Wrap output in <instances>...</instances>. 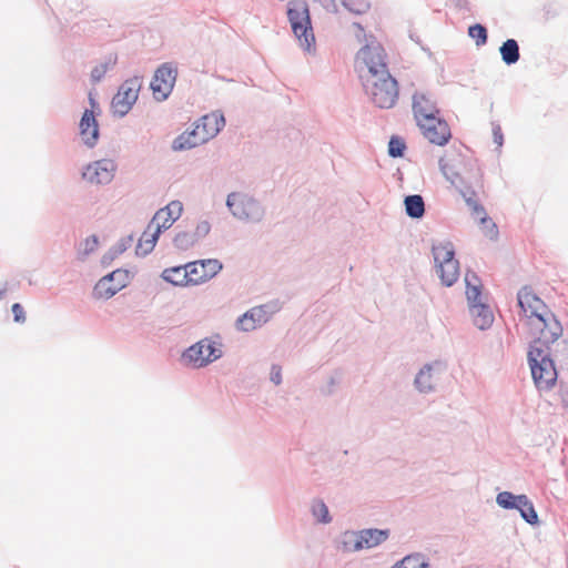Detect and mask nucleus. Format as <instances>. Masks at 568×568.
<instances>
[{"mask_svg":"<svg viewBox=\"0 0 568 568\" xmlns=\"http://www.w3.org/2000/svg\"><path fill=\"white\" fill-rule=\"evenodd\" d=\"M99 246V239L97 235H90L81 241L77 247L78 258L85 261L89 255L97 251Z\"/></svg>","mask_w":568,"mask_h":568,"instance_id":"obj_35","label":"nucleus"},{"mask_svg":"<svg viewBox=\"0 0 568 568\" xmlns=\"http://www.w3.org/2000/svg\"><path fill=\"white\" fill-rule=\"evenodd\" d=\"M425 139L436 145H445L452 134L447 122L439 116L417 123Z\"/></svg>","mask_w":568,"mask_h":568,"instance_id":"obj_19","label":"nucleus"},{"mask_svg":"<svg viewBox=\"0 0 568 568\" xmlns=\"http://www.w3.org/2000/svg\"><path fill=\"white\" fill-rule=\"evenodd\" d=\"M160 234L161 233L156 232V230L154 229V231L152 232V236H151L152 240L144 241V240L140 239L138 242L136 248H135L136 255L145 256L149 253H151L160 237Z\"/></svg>","mask_w":568,"mask_h":568,"instance_id":"obj_39","label":"nucleus"},{"mask_svg":"<svg viewBox=\"0 0 568 568\" xmlns=\"http://www.w3.org/2000/svg\"><path fill=\"white\" fill-rule=\"evenodd\" d=\"M388 537V529L368 528L359 530V538L362 539L363 549L377 547L386 541Z\"/></svg>","mask_w":568,"mask_h":568,"instance_id":"obj_24","label":"nucleus"},{"mask_svg":"<svg viewBox=\"0 0 568 568\" xmlns=\"http://www.w3.org/2000/svg\"><path fill=\"white\" fill-rule=\"evenodd\" d=\"M493 138L497 146L500 148L504 143V135L499 124L493 123Z\"/></svg>","mask_w":568,"mask_h":568,"instance_id":"obj_47","label":"nucleus"},{"mask_svg":"<svg viewBox=\"0 0 568 568\" xmlns=\"http://www.w3.org/2000/svg\"><path fill=\"white\" fill-rule=\"evenodd\" d=\"M406 149L405 142L398 136H392L388 143V154L392 158L403 156Z\"/></svg>","mask_w":568,"mask_h":568,"instance_id":"obj_42","label":"nucleus"},{"mask_svg":"<svg viewBox=\"0 0 568 568\" xmlns=\"http://www.w3.org/2000/svg\"><path fill=\"white\" fill-rule=\"evenodd\" d=\"M499 52L503 61L508 65L516 63L520 58L519 45L514 39L506 40L501 44Z\"/></svg>","mask_w":568,"mask_h":568,"instance_id":"obj_32","label":"nucleus"},{"mask_svg":"<svg viewBox=\"0 0 568 568\" xmlns=\"http://www.w3.org/2000/svg\"><path fill=\"white\" fill-rule=\"evenodd\" d=\"M355 68L362 81L372 75L381 77L382 72L388 71L384 49L381 44L371 43L363 47L356 54Z\"/></svg>","mask_w":568,"mask_h":568,"instance_id":"obj_9","label":"nucleus"},{"mask_svg":"<svg viewBox=\"0 0 568 568\" xmlns=\"http://www.w3.org/2000/svg\"><path fill=\"white\" fill-rule=\"evenodd\" d=\"M318 3H321L322 7H324L327 11H335L336 10V3L335 0H316Z\"/></svg>","mask_w":568,"mask_h":568,"instance_id":"obj_49","label":"nucleus"},{"mask_svg":"<svg viewBox=\"0 0 568 568\" xmlns=\"http://www.w3.org/2000/svg\"><path fill=\"white\" fill-rule=\"evenodd\" d=\"M207 141L200 131V126L193 122L190 129L179 134L171 144L174 152H182L205 144Z\"/></svg>","mask_w":568,"mask_h":568,"instance_id":"obj_20","label":"nucleus"},{"mask_svg":"<svg viewBox=\"0 0 568 568\" xmlns=\"http://www.w3.org/2000/svg\"><path fill=\"white\" fill-rule=\"evenodd\" d=\"M142 87V78L134 75L126 79L119 88L116 94L112 98L111 110L114 115L120 118L126 115L135 104L139 92Z\"/></svg>","mask_w":568,"mask_h":568,"instance_id":"obj_10","label":"nucleus"},{"mask_svg":"<svg viewBox=\"0 0 568 568\" xmlns=\"http://www.w3.org/2000/svg\"><path fill=\"white\" fill-rule=\"evenodd\" d=\"M310 511L314 520L322 525H328L333 517L325 501L322 498H313L310 503Z\"/></svg>","mask_w":568,"mask_h":568,"instance_id":"obj_28","label":"nucleus"},{"mask_svg":"<svg viewBox=\"0 0 568 568\" xmlns=\"http://www.w3.org/2000/svg\"><path fill=\"white\" fill-rule=\"evenodd\" d=\"M341 1L345 9H347L349 12L355 13V14L365 13L371 7L369 0H341Z\"/></svg>","mask_w":568,"mask_h":568,"instance_id":"obj_40","label":"nucleus"},{"mask_svg":"<svg viewBox=\"0 0 568 568\" xmlns=\"http://www.w3.org/2000/svg\"><path fill=\"white\" fill-rule=\"evenodd\" d=\"M80 135L83 143L93 148L99 139V125L94 116L93 110H85L80 120Z\"/></svg>","mask_w":568,"mask_h":568,"instance_id":"obj_22","label":"nucleus"},{"mask_svg":"<svg viewBox=\"0 0 568 568\" xmlns=\"http://www.w3.org/2000/svg\"><path fill=\"white\" fill-rule=\"evenodd\" d=\"M176 69L169 63L158 68L151 82L153 95L158 101H164L171 94L176 81Z\"/></svg>","mask_w":568,"mask_h":568,"instance_id":"obj_15","label":"nucleus"},{"mask_svg":"<svg viewBox=\"0 0 568 568\" xmlns=\"http://www.w3.org/2000/svg\"><path fill=\"white\" fill-rule=\"evenodd\" d=\"M199 241L192 233V231H180L175 234L173 239V245L175 248L180 251H187L193 248Z\"/></svg>","mask_w":568,"mask_h":568,"instance_id":"obj_34","label":"nucleus"},{"mask_svg":"<svg viewBox=\"0 0 568 568\" xmlns=\"http://www.w3.org/2000/svg\"><path fill=\"white\" fill-rule=\"evenodd\" d=\"M405 211L409 217L419 219L425 213V203L420 195H408L404 200Z\"/></svg>","mask_w":568,"mask_h":568,"instance_id":"obj_30","label":"nucleus"},{"mask_svg":"<svg viewBox=\"0 0 568 568\" xmlns=\"http://www.w3.org/2000/svg\"><path fill=\"white\" fill-rule=\"evenodd\" d=\"M287 18L300 47L308 53L313 52L315 50V36L307 3L298 0L290 1Z\"/></svg>","mask_w":568,"mask_h":568,"instance_id":"obj_5","label":"nucleus"},{"mask_svg":"<svg viewBox=\"0 0 568 568\" xmlns=\"http://www.w3.org/2000/svg\"><path fill=\"white\" fill-rule=\"evenodd\" d=\"M131 275L128 270L118 268L98 281L92 295L97 300H109L129 285Z\"/></svg>","mask_w":568,"mask_h":568,"instance_id":"obj_13","label":"nucleus"},{"mask_svg":"<svg viewBox=\"0 0 568 568\" xmlns=\"http://www.w3.org/2000/svg\"><path fill=\"white\" fill-rule=\"evenodd\" d=\"M160 234L161 233L156 232V230L154 229V231L152 232V236H151L152 240L144 241V240L140 239L138 242L136 248H135L136 255L145 256L149 253H151L160 237Z\"/></svg>","mask_w":568,"mask_h":568,"instance_id":"obj_38","label":"nucleus"},{"mask_svg":"<svg viewBox=\"0 0 568 568\" xmlns=\"http://www.w3.org/2000/svg\"><path fill=\"white\" fill-rule=\"evenodd\" d=\"M517 297L531 329L548 341H557L562 327L548 306L528 287L521 288Z\"/></svg>","mask_w":568,"mask_h":568,"instance_id":"obj_2","label":"nucleus"},{"mask_svg":"<svg viewBox=\"0 0 568 568\" xmlns=\"http://www.w3.org/2000/svg\"><path fill=\"white\" fill-rule=\"evenodd\" d=\"M519 513L521 518L528 523L529 525H538L539 518L537 515V511L531 503V500L523 494V498L519 500V505L516 508Z\"/></svg>","mask_w":568,"mask_h":568,"instance_id":"obj_31","label":"nucleus"},{"mask_svg":"<svg viewBox=\"0 0 568 568\" xmlns=\"http://www.w3.org/2000/svg\"><path fill=\"white\" fill-rule=\"evenodd\" d=\"M364 90L372 102L381 109H390L398 99L397 81L389 71L382 72L381 77H371L362 81Z\"/></svg>","mask_w":568,"mask_h":568,"instance_id":"obj_6","label":"nucleus"},{"mask_svg":"<svg viewBox=\"0 0 568 568\" xmlns=\"http://www.w3.org/2000/svg\"><path fill=\"white\" fill-rule=\"evenodd\" d=\"M429 564L420 554H413L404 557L390 568H428Z\"/></svg>","mask_w":568,"mask_h":568,"instance_id":"obj_36","label":"nucleus"},{"mask_svg":"<svg viewBox=\"0 0 568 568\" xmlns=\"http://www.w3.org/2000/svg\"><path fill=\"white\" fill-rule=\"evenodd\" d=\"M447 371V363L434 359L425 363L416 373L414 387L419 394H432L436 390L440 376Z\"/></svg>","mask_w":568,"mask_h":568,"instance_id":"obj_12","label":"nucleus"},{"mask_svg":"<svg viewBox=\"0 0 568 568\" xmlns=\"http://www.w3.org/2000/svg\"><path fill=\"white\" fill-rule=\"evenodd\" d=\"M2 295H3V292H0V298L2 297Z\"/></svg>","mask_w":568,"mask_h":568,"instance_id":"obj_55","label":"nucleus"},{"mask_svg":"<svg viewBox=\"0 0 568 568\" xmlns=\"http://www.w3.org/2000/svg\"><path fill=\"white\" fill-rule=\"evenodd\" d=\"M226 206L233 217L244 223H260L265 216L263 204L247 193H230L226 197Z\"/></svg>","mask_w":568,"mask_h":568,"instance_id":"obj_7","label":"nucleus"},{"mask_svg":"<svg viewBox=\"0 0 568 568\" xmlns=\"http://www.w3.org/2000/svg\"><path fill=\"white\" fill-rule=\"evenodd\" d=\"M558 347L559 349L557 351V353H559V356H561L562 361L568 363V342L562 341L561 343L558 344Z\"/></svg>","mask_w":568,"mask_h":568,"instance_id":"obj_48","label":"nucleus"},{"mask_svg":"<svg viewBox=\"0 0 568 568\" xmlns=\"http://www.w3.org/2000/svg\"><path fill=\"white\" fill-rule=\"evenodd\" d=\"M468 34L475 39L477 45H484L487 42V30L481 24H474L469 27Z\"/></svg>","mask_w":568,"mask_h":568,"instance_id":"obj_41","label":"nucleus"},{"mask_svg":"<svg viewBox=\"0 0 568 568\" xmlns=\"http://www.w3.org/2000/svg\"><path fill=\"white\" fill-rule=\"evenodd\" d=\"M523 495H515L510 491H501L496 496V503L504 509H516Z\"/></svg>","mask_w":568,"mask_h":568,"instance_id":"obj_37","label":"nucleus"},{"mask_svg":"<svg viewBox=\"0 0 568 568\" xmlns=\"http://www.w3.org/2000/svg\"><path fill=\"white\" fill-rule=\"evenodd\" d=\"M465 282L468 307L474 304H478L479 301H484L480 281L477 275L475 273L467 272L465 275Z\"/></svg>","mask_w":568,"mask_h":568,"instance_id":"obj_26","label":"nucleus"},{"mask_svg":"<svg viewBox=\"0 0 568 568\" xmlns=\"http://www.w3.org/2000/svg\"><path fill=\"white\" fill-rule=\"evenodd\" d=\"M280 311L276 302L254 306L242 314L235 321V329L239 332H253L266 324Z\"/></svg>","mask_w":568,"mask_h":568,"instance_id":"obj_11","label":"nucleus"},{"mask_svg":"<svg viewBox=\"0 0 568 568\" xmlns=\"http://www.w3.org/2000/svg\"><path fill=\"white\" fill-rule=\"evenodd\" d=\"M338 548L346 552H356L363 549L359 530H346L342 532L337 540Z\"/></svg>","mask_w":568,"mask_h":568,"instance_id":"obj_27","label":"nucleus"},{"mask_svg":"<svg viewBox=\"0 0 568 568\" xmlns=\"http://www.w3.org/2000/svg\"><path fill=\"white\" fill-rule=\"evenodd\" d=\"M413 112L417 123L437 118L439 109L434 94L427 91L415 92L413 95Z\"/></svg>","mask_w":568,"mask_h":568,"instance_id":"obj_17","label":"nucleus"},{"mask_svg":"<svg viewBox=\"0 0 568 568\" xmlns=\"http://www.w3.org/2000/svg\"><path fill=\"white\" fill-rule=\"evenodd\" d=\"M436 273L445 286H452L459 277V263L455 258L452 242L444 241L432 247Z\"/></svg>","mask_w":568,"mask_h":568,"instance_id":"obj_8","label":"nucleus"},{"mask_svg":"<svg viewBox=\"0 0 568 568\" xmlns=\"http://www.w3.org/2000/svg\"><path fill=\"white\" fill-rule=\"evenodd\" d=\"M191 285L202 284L213 278L223 267L216 258H207L186 264Z\"/></svg>","mask_w":568,"mask_h":568,"instance_id":"obj_16","label":"nucleus"},{"mask_svg":"<svg viewBox=\"0 0 568 568\" xmlns=\"http://www.w3.org/2000/svg\"><path fill=\"white\" fill-rule=\"evenodd\" d=\"M195 124L200 126V131L209 142L223 130L225 126V118L222 111L215 110L201 116L195 121Z\"/></svg>","mask_w":568,"mask_h":568,"instance_id":"obj_21","label":"nucleus"},{"mask_svg":"<svg viewBox=\"0 0 568 568\" xmlns=\"http://www.w3.org/2000/svg\"><path fill=\"white\" fill-rule=\"evenodd\" d=\"M182 213L183 203L179 200H173L155 212L150 221L151 229H155L156 232L162 233L169 230L181 217Z\"/></svg>","mask_w":568,"mask_h":568,"instance_id":"obj_18","label":"nucleus"},{"mask_svg":"<svg viewBox=\"0 0 568 568\" xmlns=\"http://www.w3.org/2000/svg\"><path fill=\"white\" fill-rule=\"evenodd\" d=\"M116 55L109 54L104 57L91 71V81L98 83L102 81L109 71H112L116 64Z\"/></svg>","mask_w":568,"mask_h":568,"instance_id":"obj_29","label":"nucleus"},{"mask_svg":"<svg viewBox=\"0 0 568 568\" xmlns=\"http://www.w3.org/2000/svg\"><path fill=\"white\" fill-rule=\"evenodd\" d=\"M89 100H90V104H91L92 109H94L97 106V102H95L94 98L92 97V94L89 95Z\"/></svg>","mask_w":568,"mask_h":568,"instance_id":"obj_52","label":"nucleus"},{"mask_svg":"<svg viewBox=\"0 0 568 568\" xmlns=\"http://www.w3.org/2000/svg\"><path fill=\"white\" fill-rule=\"evenodd\" d=\"M112 260L110 258V250L103 255L102 257V263L103 264H108L109 262H111Z\"/></svg>","mask_w":568,"mask_h":568,"instance_id":"obj_51","label":"nucleus"},{"mask_svg":"<svg viewBox=\"0 0 568 568\" xmlns=\"http://www.w3.org/2000/svg\"><path fill=\"white\" fill-rule=\"evenodd\" d=\"M481 226H483V230H484L485 234L487 235V232H488V231H489V229H490V227H489V224H481Z\"/></svg>","mask_w":568,"mask_h":568,"instance_id":"obj_53","label":"nucleus"},{"mask_svg":"<svg viewBox=\"0 0 568 568\" xmlns=\"http://www.w3.org/2000/svg\"><path fill=\"white\" fill-rule=\"evenodd\" d=\"M564 404H565V407L568 410V394H566L565 397H564Z\"/></svg>","mask_w":568,"mask_h":568,"instance_id":"obj_54","label":"nucleus"},{"mask_svg":"<svg viewBox=\"0 0 568 568\" xmlns=\"http://www.w3.org/2000/svg\"><path fill=\"white\" fill-rule=\"evenodd\" d=\"M439 169L446 181L449 182L463 196L467 206L471 211V215L479 220L480 224H489L487 237L494 240L497 237L498 230L496 224L486 214L481 204L476 200V192L473 189V183L478 181L481 176L479 170H470L466 175L462 174L454 164H450L445 159L439 160Z\"/></svg>","mask_w":568,"mask_h":568,"instance_id":"obj_1","label":"nucleus"},{"mask_svg":"<svg viewBox=\"0 0 568 568\" xmlns=\"http://www.w3.org/2000/svg\"><path fill=\"white\" fill-rule=\"evenodd\" d=\"M12 313H13L16 322L24 323V321H26L24 310L19 303H14L12 305Z\"/></svg>","mask_w":568,"mask_h":568,"instance_id":"obj_46","label":"nucleus"},{"mask_svg":"<svg viewBox=\"0 0 568 568\" xmlns=\"http://www.w3.org/2000/svg\"><path fill=\"white\" fill-rule=\"evenodd\" d=\"M161 277L175 286H189L191 285L186 264L184 266H175L165 268Z\"/></svg>","mask_w":568,"mask_h":568,"instance_id":"obj_25","label":"nucleus"},{"mask_svg":"<svg viewBox=\"0 0 568 568\" xmlns=\"http://www.w3.org/2000/svg\"><path fill=\"white\" fill-rule=\"evenodd\" d=\"M154 231V229H151V222L148 224L146 226V230L143 232L142 236L140 239L144 240V241H150L152 240V232Z\"/></svg>","mask_w":568,"mask_h":568,"instance_id":"obj_50","label":"nucleus"},{"mask_svg":"<svg viewBox=\"0 0 568 568\" xmlns=\"http://www.w3.org/2000/svg\"><path fill=\"white\" fill-rule=\"evenodd\" d=\"M343 382V372L334 371L329 373L320 387V392L325 396L333 395Z\"/></svg>","mask_w":568,"mask_h":568,"instance_id":"obj_33","label":"nucleus"},{"mask_svg":"<svg viewBox=\"0 0 568 568\" xmlns=\"http://www.w3.org/2000/svg\"><path fill=\"white\" fill-rule=\"evenodd\" d=\"M116 163L111 159H100L84 165L81 172L83 181L91 185H106L114 179Z\"/></svg>","mask_w":568,"mask_h":568,"instance_id":"obj_14","label":"nucleus"},{"mask_svg":"<svg viewBox=\"0 0 568 568\" xmlns=\"http://www.w3.org/2000/svg\"><path fill=\"white\" fill-rule=\"evenodd\" d=\"M132 243V237L121 239L114 246L110 248V258L114 260L116 256L125 252Z\"/></svg>","mask_w":568,"mask_h":568,"instance_id":"obj_44","label":"nucleus"},{"mask_svg":"<svg viewBox=\"0 0 568 568\" xmlns=\"http://www.w3.org/2000/svg\"><path fill=\"white\" fill-rule=\"evenodd\" d=\"M556 341H548L544 336L535 338L529 347L528 363L534 382L538 389L549 390L557 381V371L554 361L550 358L549 344Z\"/></svg>","mask_w":568,"mask_h":568,"instance_id":"obj_3","label":"nucleus"},{"mask_svg":"<svg viewBox=\"0 0 568 568\" xmlns=\"http://www.w3.org/2000/svg\"><path fill=\"white\" fill-rule=\"evenodd\" d=\"M270 381L276 386L282 384V367L278 364H272L270 368Z\"/></svg>","mask_w":568,"mask_h":568,"instance_id":"obj_45","label":"nucleus"},{"mask_svg":"<svg viewBox=\"0 0 568 568\" xmlns=\"http://www.w3.org/2000/svg\"><path fill=\"white\" fill-rule=\"evenodd\" d=\"M211 223L207 220L197 221L194 231L192 233L199 242L205 239L211 232Z\"/></svg>","mask_w":568,"mask_h":568,"instance_id":"obj_43","label":"nucleus"},{"mask_svg":"<svg viewBox=\"0 0 568 568\" xmlns=\"http://www.w3.org/2000/svg\"><path fill=\"white\" fill-rule=\"evenodd\" d=\"M223 356V344L219 335L200 339L187 347L181 355L182 365L191 368H203Z\"/></svg>","mask_w":568,"mask_h":568,"instance_id":"obj_4","label":"nucleus"},{"mask_svg":"<svg viewBox=\"0 0 568 568\" xmlns=\"http://www.w3.org/2000/svg\"><path fill=\"white\" fill-rule=\"evenodd\" d=\"M469 313L473 317L474 325L481 331L489 328L494 322L493 311L485 301H479L478 304L471 305Z\"/></svg>","mask_w":568,"mask_h":568,"instance_id":"obj_23","label":"nucleus"}]
</instances>
